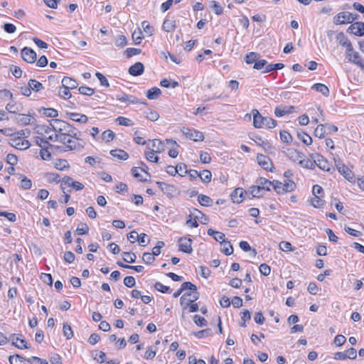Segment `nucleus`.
I'll return each mask as SVG.
<instances>
[{
    "label": "nucleus",
    "instance_id": "f257e3e1",
    "mask_svg": "<svg viewBox=\"0 0 364 364\" xmlns=\"http://www.w3.org/2000/svg\"><path fill=\"white\" fill-rule=\"evenodd\" d=\"M48 122L52 130L57 132L55 134V140L64 141L65 137L79 139L80 132L72 124L58 119H50Z\"/></svg>",
    "mask_w": 364,
    "mask_h": 364
},
{
    "label": "nucleus",
    "instance_id": "f03ea898",
    "mask_svg": "<svg viewBox=\"0 0 364 364\" xmlns=\"http://www.w3.org/2000/svg\"><path fill=\"white\" fill-rule=\"evenodd\" d=\"M253 115V126L257 129H260L265 127L267 129H272L275 127L277 122L275 119L269 117H263L260 114L257 109H252Z\"/></svg>",
    "mask_w": 364,
    "mask_h": 364
},
{
    "label": "nucleus",
    "instance_id": "7ed1b4c3",
    "mask_svg": "<svg viewBox=\"0 0 364 364\" xmlns=\"http://www.w3.org/2000/svg\"><path fill=\"white\" fill-rule=\"evenodd\" d=\"M272 187L277 193L284 194L294 191L296 188V184L291 179L284 180V183L274 180Z\"/></svg>",
    "mask_w": 364,
    "mask_h": 364
},
{
    "label": "nucleus",
    "instance_id": "20e7f679",
    "mask_svg": "<svg viewBox=\"0 0 364 364\" xmlns=\"http://www.w3.org/2000/svg\"><path fill=\"white\" fill-rule=\"evenodd\" d=\"M81 133L79 134V139H75L71 137H65L64 141H59L60 143L65 145L64 151L80 150L84 148L82 140L80 138Z\"/></svg>",
    "mask_w": 364,
    "mask_h": 364
},
{
    "label": "nucleus",
    "instance_id": "39448f33",
    "mask_svg": "<svg viewBox=\"0 0 364 364\" xmlns=\"http://www.w3.org/2000/svg\"><path fill=\"white\" fill-rule=\"evenodd\" d=\"M310 158L312 160H314L316 162V166H317L319 168L325 171H331V165L328 161L326 159H325L322 155L318 153H314L310 154Z\"/></svg>",
    "mask_w": 364,
    "mask_h": 364
},
{
    "label": "nucleus",
    "instance_id": "423d86ee",
    "mask_svg": "<svg viewBox=\"0 0 364 364\" xmlns=\"http://www.w3.org/2000/svg\"><path fill=\"white\" fill-rule=\"evenodd\" d=\"M64 185H68L69 187H72L76 191L82 190L85 187L82 183L78 181H74L73 178L68 176H64L61 180L60 187L63 193H65Z\"/></svg>",
    "mask_w": 364,
    "mask_h": 364
},
{
    "label": "nucleus",
    "instance_id": "0eeeda50",
    "mask_svg": "<svg viewBox=\"0 0 364 364\" xmlns=\"http://www.w3.org/2000/svg\"><path fill=\"white\" fill-rule=\"evenodd\" d=\"M182 132L186 137L195 141H203L204 139L203 134L196 129L183 127L182 129Z\"/></svg>",
    "mask_w": 364,
    "mask_h": 364
},
{
    "label": "nucleus",
    "instance_id": "6e6552de",
    "mask_svg": "<svg viewBox=\"0 0 364 364\" xmlns=\"http://www.w3.org/2000/svg\"><path fill=\"white\" fill-rule=\"evenodd\" d=\"M178 249L180 251L187 253V254H191L193 252V248L191 246V245H192L191 239L187 238L186 237H182L178 240Z\"/></svg>",
    "mask_w": 364,
    "mask_h": 364
},
{
    "label": "nucleus",
    "instance_id": "1a4fd4ad",
    "mask_svg": "<svg viewBox=\"0 0 364 364\" xmlns=\"http://www.w3.org/2000/svg\"><path fill=\"white\" fill-rule=\"evenodd\" d=\"M9 341H11L12 345L15 346L18 348H29V346H28L26 341L24 338H23V336L21 334L11 335Z\"/></svg>",
    "mask_w": 364,
    "mask_h": 364
},
{
    "label": "nucleus",
    "instance_id": "9d476101",
    "mask_svg": "<svg viewBox=\"0 0 364 364\" xmlns=\"http://www.w3.org/2000/svg\"><path fill=\"white\" fill-rule=\"evenodd\" d=\"M21 58L28 63H33L36 60V53L31 48L24 47L21 50Z\"/></svg>",
    "mask_w": 364,
    "mask_h": 364
},
{
    "label": "nucleus",
    "instance_id": "9b49d317",
    "mask_svg": "<svg viewBox=\"0 0 364 364\" xmlns=\"http://www.w3.org/2000/svg\"><path fill=\"white\" fill-rule=\"evenodd\" d=\"M15 120L19 125L26 126L28 124H36V119L32 117L30 114H18Z\"/></svg>",
    "mask_w": 364,
    "mask_h": 364
},
{
    "label": "nucleus",
    "instance_id": "f8f14e48",
    "mask_svg": "<svg viewBox=\"0 0 364 364\" xmlns=\"http://www.w3.org/2000/svg\"><path fill=\"white\" fill-rule=\"evenodd\" d=\"M259 165L266 171H272L273 164L271 159L263 154H258L257 156Z\"/></svg>",
    "mask_w": 364,
    "mask_h": 364
},
{
    "label": "nucleus",
    "instance_id": "ddd939ff",
    "mask_svg": "<svg viewBox=\"0 0 364 364\" xmlns=\"http://www.w3.org/2000/svg\"><path fill=\"white\" fill-rule=\"evenodd\" d=\"M156 185L164 194H166L170 197H173L176 191V188L173 185H170L165 182L157 181Z\"/></svg>",
    "mask_w": 364,
    "mask_h": 364
},
{
    "label": "nucleus",
    "instance_id": "4468645a",
    "mask_svg": "<svg viewBox=\"0 0 364 364\" xmlns=\"http://www.w3.org/2000/svg\"><path fill=\"white\" fill-rule=\"evenodd\" d=\"M247 194V191L242 188H235L231 193V199L233 203H240L245 199V195Z\"/></svg>",
    "mask_w": 364,
    "mask_h": 364
},
{
    "label": "nucleus",
    "instance_id": "2eb2a0df",
    "mask_svg": "<svg viewBox=\"0 0 364 364\" xmlns=\"http://www.w3.org/2000/svg\"><path fill=\"white\" fill-rule=\"evenodd\" d=\"M116 99L122 102H128L130 104H137V103L144 104V105L146 104V102H140V100L137 97H136L133 95H127L125 93L117 95Z\"/></svg>",
    "mask_w": 364,
    "mask_h": 364
},
{
    "label": "nucleus",
    "instance_id": "dca6fc26",
    "mask_svg": "<svg viewBox=\"0 0 364 364\" xmlns=\"http://www.w3.org/2000/svg\"><path fill=\"white\" fill-rule=\"evenodd\" d=\"M347 58L348 61L355 64L356 65L360 67L362 70L364 71V61L363 60L359 53L353 52V54L348 53Z\"/></svg>",
    "mask_w": 364,
    "mask_h": 364
},
{
    "label": "nucleus",
    "instance_id": "f3484780",
    "mask_svg": "<svg viewBox=\"0 0 364 364\" xmlns=\"http://www.w3.org/2000/svg\"><path fill=\"white\" fill-rule=\"evenodd\" d=\"M144 71V66L143 63L140 62L135 63L134 65H131L129 68V74L132 76H139Z\"/></svg>",
    "mask_w": 364,
    "mask_h": 364
},
{
    "label": "nucleus",
    "instance_id": "a211bd4d",
    "mask_svg": "<svg viewBox=\"0 0 364 364\" xmlns=\"http://www.w3.org/2000/svg\"><path fill=\"white\" fill-rule=\"evenodd\" d=\"M193 299H188V298H185L184 296H181L180 298V304L183 308V310L186 309L189 307L190 304L197 301L200 297L199 292H194V294H191Z\"/></svg>",
    "mask_w": 364,
    "mask_h": 364
},
{
    "label": "nucleus",
    "instance_id": "6ab92c4d",
    "mask_svg": "<svg viewBox=\"0 0 364 364\" xmlns=\"http://www.w3.org/2000/svg\"><path fill=\"white\" fill-rule=\"evenodd\" d=\"M350 12L348 11H342L338 13L334 17V23L336 24H346L350 23Z\"/></svg>",
    "mask_w": 364,
    "mask_h": 364
},
{
    "label": "nucleus",
    "instance_id": "aec40b11",
    "mask_svg": "<svg viewBox=\"0 0 364 364\" xmlns=\"http://www.w3.org/2000/svg\"><path fill=\"white\" fill-rule=\"evenodd\" d=\"M294 109V106H277L274 109V114L278 117H281L286 114L291 113Z\"/></svg>",
    "mask_w": 364,
    "mask_h": 364
},
{
    "label": "nucleus",
    "instance_id": "412c9836",
    "mask_svg": "<svg viewBox=\"0 0 364 364\" xmlns=\"http://www.w3.org/2000/svg\"><path fill=\"white\" fill-rule=\"evenodd\" d=\"M338 172L349 182L355 181V176L352 171L346 166L339 167Z\"/></svg>",
    "mask_w": 364,
    "mask_h": 364
},
{
    "label": "nucleus",
    "instance_id": "4be33fe9",
    "mask_svg": "<svg viewBox=\"0 0 364 364\" xmlns=\"http://www.w3.org/2000/svg\"><path fill=\"white\" fill-rule=\"evenodd\" d=\"M287 156L293 161H299L304 157V154L295 149H288Z\"/></svg>",
    "mask_w": 364,
    "mask_h": 364
},
{
    "label": "nucleus",
    "instance_id": "5701e85b",
    "mask_svg": "<svg viewBox=\"0 0 364 364\" xmlns=\"http://www.w3.org/2000/svg\"><path fill=\"white\" fill-rule=\"evenodd\" d=\"M162 28L168 33L173 31L176 28V21L173 18H166L162 24Z\"/></svg>",
    "mask_w": 364,
    "mask_h": 364
},
{
    "label": "nucleus",
    "instance_id": "b1692460",
    "mask_svg": "<svg viewBox=\"0 0 364 364\" xmlns=\"http://www.w3.org/2000/svg\"><path fill=\"white\" fill-rule=\"evenodd\" d=\"M62 85L70 90L76 88L78 83L71 77H64L62 80Z\"/></svg>",
    "mask_w": 364,
    "mask_h": 364
},
{
    "label": "nucleus",
    "instance_id": "393cba45",
    "mask_svg": "<svg viewBox=\"0 0 364 364\" xmlns=\"http://www.w3.org/2000/svg\"><path fill=\"white\" fill-rule=\"evenodd\" d=\"M296 134L298 138L306 145H310L312 144V139L311 137L306 134V132H303L301 129L297 130Z\"/></svg>",
    "mask_w": 364,
    "mask_h": 364
},
{
    "label": "nucleus",
    "instance_id": "a878e982",
    "mask_svg": "<svg viewBox=\"0 0 364 364\" xmlns=\"http://www.w3.org/2000/svg\"><path fill=\"white\" fill-rule=\"evenodd\" d=\"M110 154L119 160L125 161L129 159V154L124 150L114 149L110 151Z\"/></svg>",
    "mask_w": 364,
    "mask_h": 364
},
{
    "label": "nucleus",
    "instance_id": "bb28decb",
    "mask_svg": "<svg viewBox=\"0 0 364 364\" xmlns=\"http://www.w3.org/2000/svg\"><path fill=\"white\" fill-rule=\"evenodd\" d=\"M311 89L316 90V92H321L325 97H328L329 95V89L326 85L323 84L316 83L313 85Z\"/></svg>",
    "mask_w": 364,
    "mask_h": 364
},
{
    "label": "nucleus",
    "instance_id": "cd10ccee",
    "mask_svg": "<svg viewBox=\"0 0 364 364\" xmlns=\"http://www.w3.org/2000/svg\"><path fill=\"white\" fill-rule=\"evenodd\" d=\"M265 191L259 185L250 187V193L253 198H259L264 195Z\"/></svg>",
    "mask_w": 364,
    "mask_h": 364
},
{
    "label": "nucleus",
    "instance_id": "c85d7f7f",
    "mask_svg": "<svg viewBox=\"0 0 364 364\" xmlns=\"http://www.w3.org/2000/svg\"><path fill=\"white\" fill-rule=\"evenodd\" d=\"M161 94V90L157 87H154L147 90L146 96L149 100H155Z\"/></svg>",
    "mask_w": 364,
    "mask_h": 364
},
{
    "label": "nucleus",
    "instance_id": "c756f323",
    "mask_svg": "<svg viewBox=\"0 0 364 364\" xmlns=\"http://www.w3.org/2000/svg\"><path fill=\"white\" fill-rule=\"evenodd\" d=\"M316 162L311 159H301L299 161V164L304 168L314 170L316 167Z\"/></svg>",
    "mask_w": 364,
    "mask_h": 364
},
{
    "label": "nucleus",
    "instance_id": "7c9ffc66",
    "mask_svg": "<svg viewBox=\"0 0 364 364\" xmlns=\"http://www.w3.org/2000/svg\"><path fill=\"white\" fill-rule=\"evenodd\" d=\"M198 201L201 205L205 207H210L213 203V199L210 197L203 194L198 195Z\"/></svg>",
    "mask_w": 364,
    "mask_h": 364
},
{
    "label": "nucleus",
    "instance_id": "2f4dec72",
    "mask_svg": "<svg viewBox=\"0 0 364 364\" xmlns=\"http://www.w3.org/2000/svg\"><path fill=\"white\" fill-rule=\"evenodd\" d=\"M208 234L210 236H213L214 239L217 242H220V244L222 243V242L225 241V234L223 232L209 228L208 230Z\"/></svg>",
    "mask_w": 364,
    "mask_h": 364
},
{
    "label": "nucleus",
    "instance_id": "473e14b6",
    "mask_svg": "<svg viewBox=\"0 0 364 364\" xmlns=\"http://www.w3.org/2000/svg\"><path fill=\"white\" fill-rule=\"evenodd\" d=\"M9 360L11 364H28L27 358H25L18 354L10 355Z\"/></svg>",
    "mask_w": 364,
    "mask_h": 364
},
{
    "label": "nucleus",
    "instance_id": "72a5a7b5",
    "mask_svg": "<svg viewBox=\"0 0 364 364\" xmlns=\"http://www.w3.org/2000/svg\"><path fill=\"white\" fill-rule=\"evenodd\" d=\"M70 118L75 122L80 123H86L88 117L85 114L73 112L70 114Z\"/></svg>",
    "mask_w": 364,
    "mask_h": 364
},
{
    "label": "nucleus",
    "instance_id": "f704fd0d",
    "mask_svg": "<svg viewBox=\"0 0 364 364\" xmlns=\"http://www.w3.org/2000/svg\"><path fill=\"white\" fill-rule=\"evenodd\" d=\"M257 183L262 187L263 190L270 191L271 186H272L273 181H271L265 178H260L257 181Z\"/></svg>",
    "mask_w": 364,
    "mask_h": 364
},
{
    "label": "nucleus",
    "instance_id": "c9c22d12",
    "mask_svg": "<svg viewBox=\"0 0 364 364\" xmlns=\"http://www.w3.org/2000/svg\"><path fill=\"white\" fill-rule=\"evenodd\" d=\"M221 246L223 247L221 251L225 255L229 256L232 254L233 247L229 241L225 240V241L222 242Z\"/></svg>",
    "mask_w": 364,
    "mask_h": 364
},
{
    "label": "nucleus",
    "instance_id": "e433bc0d",
    "mask_svg": "<svg viewBox=\"0 0 364 364\" xmlns=\"http://www.w3.org/2000/svg\"><path fill=\"white\" fill-rule=\"evenodd\" d=\"M164 150V146L162 141L155 139L152 140V151L156 153H161Z\"/></svg>",
    "mask_w": 364,
    "mask_h": 364
},
{
    "label": "nucleus",
    "instance_id": "4c0bfd02",
    "mask_svg": "<svg viewBox=\"0 0 364 364\" xmlns=\"http://www.w3.org/2000/svg\"><path fill=\"white\" fill-rule=\"evenodd\" d=\"M259 58V54L256 52H250L247 53L245 58V61L247 64L255 63L257 60Z\"/></svg>",
    "mask_w": 364,
    "mask_h": 364
},
{
    "label": "nucleus",
    "instance_id": "58836bf2",
    "mask_svg": "<svg viewBox=\"0 0 364 364\" xmlns=\"http://www.w3.org/2000/svg\"><path fill=\"white\" fill-rule=\"evenodd\" d=\"M160 85L164 87H166V88H169V87L176 88V87H178L179 85V83L177 81L171 80L164 78L161 80Z\"/></svg>",
    "mask_w": 364,
    "mask_h": 364
},
{
    "label": "nucleus",
    "instance_id": "ea45409f",
    "mask_svg": "<svg viewBox=\"0 0 364 364\" xmlns=\"http://www.w3.org/2000/svg\"><path fill=\"white\" fill-rule=\"evenodd\" d=\"M28 85L31 88V90H33L35 92H38L43 89V84L33 79H31L28 81Z\"/></svg>",
    "mask_w": 364,
    "mask_h": 364
},
{
    "label": "nucleus",
    "instance_id": "a19ab883",
    "mask_svg": "<svg viewBox=\"0 0 364 364\" xmlns=\"http://www.w3.org/2000/svg\"><path fill=\"white\" fill-rule=\"evenodd\" d=\"M193 334L198 338L211 336L213 331L210 328L203 329L197 332H193Z\"/></svg>",
    "mask_w": 364,
    "mask_h": 364
},
{
    "label": "nucleus",
    "instance_id": "79ce46f5",
    "mask_svg": "<svg viewBox=\"0 0 364 364\" xmlns=\"http://www.w3.org/2000/svg\"><path fill=\"white\" fill-rule=\"evenodd\" d=\"M199 177L204 183H208L211 181L212 174L208 170H203L199 173Z\"/></svg>",
    "mask_w": 364,
    "mask_h": 364
},
{
    "label": "nucleus",
    "instance_id": "37998d69",
    "mask_svg": "<svg viewBox=\"0 0 364 364\" xmlns=\"http://www.w3.org/2000/svg\"><path fill=\"white\" fill-rule=\"evenodd\" d=\"M122 256L123 260L128 263H134L136 258V255L133 252H124Z\"/></svg>",
    "mask_w": 364,
    "mask_h": 364
},
{
    "label": "nucleus",
    "instance_id": "c03bdc74",
    "mask_svg": "<svg viewBox=\"0 0 364 364\" xmlns=\"http://www.w3.org/2000/svg\"><path fill=\"white\" fill-rule=\"evenodd\" d=\"M355 33L354 35L357 36H364V23L363 22H355Z\"/></svg>",
    "mask_w": 364,
    "mask_h": 364
},
{
    "label": "nucleus",
    "instance_id": "a18cd8bd",
    "mask_svg": "<svg viewBox=\"0 0 364 364\" xmlns=\"http://www.w3.org/2000/svg\"><path fill=\"white\" fill-rule=\"evenodd\" d=\"M35 125L36 132L38 134H43L44 133L48 134L52 130V127H50L46 125H37L36 124Z\"/></svg>",
    "mask_w": 364,
    "mask_h": 364
},
{
    "label": "nucleus",
    "instance_id": "49530a36",
    "mask_svg": "<svg viewBox=\"0 0 364 364\" xmlns=\"http://www.w3.org/2000/svg\"><path fill=\"white\" fill-rule=\"evenodd\" d=\"M181 290L185 291L189 289L192 291V294L194 292H198L197 290V287L190 282H185L181 286Z\"/></svg>",
    "mask_w": 364,
    "mask_h": 364
},
{
    "label": "nucleus",
    "instance_id": "de8ad7c7",
    "mask_svg": "<svg viewBox=\"0 0 364 364\" xmlns=\"http://www.w3.org/2000/svg\"><path fill=\"white\" fill-rule=\"evenodd\" d=\"M63 335L67 339H70L73 336V331L71 326L67 323L63 324Z\"/></svg>",
    "mask_w": 364,
    "mask_h": 364
},
{
    "label": "nucleus",
    "instance_id": "09e8293b",
    "mask_svg": "<svg viewBox=\"0 0 364 364\" xmlns=\"http://www.w3.org/2000/svg\"><path fill=\"white\" fill-rule=\"evenodd\" d=\"M325 201L322 200L319 196H314L311 200V204L316 208H322L324 205Z\"/></svg>",
    "mask_w": 364,
    "mask_h": 364
},
{
    "label": "nucleus",
    "instance_id": "8fccbe9b",
    "mask_svg": "<svg viewBox=\"0 0 364 364\" xmlns=\"http://www.w3.org/2000/svg\"><path fill=\"white\" fill-rule=\"evenodd\" d=\"M146 117L149 119L150 121L155 122L159 119V114L153 109H149L147 112H145Z\"/></svg>",
    "mask_w": 364,
    "mask_h": 364
},
{
    "label": "nucleus",
    "instance_id": "3c124183",
    "mask_svg": "<svg viewBox=\"0 0 364 364\" xmlns=\"http://www.w3.org/2000/svg\"><path fill=\"white\" fill-rule=\"evenodd\" d=\"M326 134L325 125L318 124L314 131V135L320 139L323 138Z\"/></svg>",
    "mask_w": 364,
    "mask_h": 364
},
{
    "label": "nucleus",
    "instance_id": "603ef678",
    "mask_svg": "<svg viewBox=\"0 0 364 364\" xmlns=\"http://www.w3.org/2000/svg\"><path fill=\"white\" fill-rule=\"evenodd\" d=\"M58 95L60 97H61L63 99H69L72 96L71 93L70 92V89H68L63 85L61 87H60Z\"/></svg>",
    "mask_w": 364,
    "mask_h": 364
},
{
    "label": "nucleus",
    "instance_id": "864d4df0",
    "mask_svg": "<svg viewBox=\"0 0 364 364\" xmlns=\"http://www.w3.org/2000/svg\"><path fill=\"white\" fill-rule=\"evenodd\" d=\"M114 136L115 134L112 130L109 129L103 132L102 134V139L106 141L107 142L112 141Z\"/></svg>",
    "mask_w": 364,
    "mask_h": 364
},
{
    "label": "nucleus",
    "instance_id": "5fc2aeb1",
    "mask_svg": "<svg viewBox=\"0 0 364 364\" xmlns=\"http://www.w3.org/2000/svg\"><path fill=\"white\" fill-rule=\"evenodd\" d=\"M154 287L157 291L164 294L170 293L171 291L169 287L165 286L159 282L155 283Z\"/></svg>",
    "mask_w": 364,
    "mask_h": 364
},
{
    "label": "nucleus",
    "instance_id": "6e6d98bb",
    "mask_svg": "<svg viewBox=\"0 0 364 364\" xmlns=\"http://www.w3.org/2000/svg\"><path fill=\"white\" fill-rule=\"evenodd\" d=\"M21 177H22L21 181V188L24 190L30 189L32 186V181L27 177L23 176V175H21Z\"/></svg>",
    "mask_w": 364,
    "mask_h": 364
},
{
    "label": "nucleus",
    "instance_id": "4d7b16f0",
    "mask_svg": "<svg viewBox=\"0 0 364 364\" xmlns=\"http://www.w3.org/2000/svg\"><path fill=\"white\" fill-rule=\"evenodd\" d=\"M176 167L177 168V173L181 176H184L188 173L187 165L183 163L178 164Z\"/></svg>",
    "mask_w": 364,
    "mask_h": 364
},
{
    "label": "nucleus",
    "instance_id": "13d9d810",
    "mask_svg": "<svg viewBox=\"0 0 364 364\" xmlns=\"http://www.w3.org/2000/svg\"><path fill=\"white\" fill-rule=\"evenodd\" d=\"M6 109L9 112L14 113V114H16L21 110L19 109V107L16 105V103L14 101L11 102L6 105Z\"/></svg>",
    "mask_w": 364,
    "mask_h": 364
},
{
    "label": "nucleus",
    "instance_id": "bf43d9fd",
    "mask_svg": "<svg viewBox=\"0 0 364 364\" xmlns=\"http://www.w3.org/2000/svg\"><path fill=\"white\" fill-rule=\"evenodd\" d=\"M28 364H33L34 363L36 364H48V361L45 359H41L36 356H31L29 358H27Z\"/></svg>",
    "mask_w": 364,
    "mask_h": 364
},
{
    "label": "nucleus",
    "instance_id": "052dcab7",
    "mask_svg": "<svg viewBox=\"0 0 364 364\" xmlns=\"http://www.w3.org/2000/svg\"><path fill=\"white\" fill-rule=\"evenodd\" d=\"M115 45L117 47H123L127 44V40L125 36L119 35L114 41Z\"/></svg>",
    "mask_w": 364,
    "mask_h": 364
},
{
    "label": "nucleus",
    "instance_id": "680f3d73",
    "mask_svg": "<svg viewBox=\"0 0 364 364\" xmlns=\"http://www.w3.org/2000/svg\"><path fill=\"white\" fill-rule=\"evenodd\" d=\"M194 323L200 327L205 326L208 324V321L200 316L196 314L193 316Z\"/></svg>",
    "mask_w": 364,
    "mask_h": 364
},
{
    "label": "nucleus",
    "instance_id": "e2e57ef3",
    "mask_svg": "<svg viewBox=\"0 0 364 364\" xmlns=\"http://www.w3.org/2000/svg\"><path fill=\"white\" fill-rule=\"evenodd\" d=\"M336 40L338 41V43L343 47H345L346 45L350 41L343 32H340L337 34Z\"/></svg>",
    "mask_w": 364,
    "mask_h": 364
},
{
    "label": "nucleus",
    "instance_id": "0e129e2a",
    "mask_svg": "<svg viewBox=\"0 0 364 364\" xmlns=\"http://www.w3.org/2000/svg\"><path fill=\"white\" fill-rule=\"evenodd\" d=\"M143 38L142 32L141 30L134 31L132 33V39L136 45L141 43Z\"/></svg>",
    "mask_w": 364,
    "mask_h": 364
},
{
    "label": "nucleus",
    "instance_id": "69168bd1",
    "mask_svg": "<svg viewBox=\"0 0 364 364\" xmlns=\"http://www.w3.org/2000/svg\"><path fill=\"white\" fill-rule=\"evenodd\" d=\"M79 92L81 95L91 96L95 93L94 89L87 87V86H81L78 89Z\"/></svg>",
    "mask_w": 364,
    "mask_h": 364
},
{
    "label": "nucleus",
    "instance_id": "338daca9",
    "mask_svg": "<svg viewBox=\"0 0 364 364\" xmlns=\"http://www.w3.org/2000/svg\"><path fill=\"white\" fill-rule=\"evenodd\" d=\"M137 241L141 246H146L149 243L150 239L146 234L141 233L139 235Z\"/></svg>",
    "mask_w": 364,
    "mask_h": 364
},
{
    "label": "nucleus",
    "instance_id": "774afa93",
    "mask_svg": "<svg viewBox=\"0 0 364 364\" xmlns=\"http://www.w3.org/2000/svg\"><path fill=\"white\" fill-rule=\"evenodd\" d=\"M55 168L59 170H65L69 168V164L65 159H59L55 163Z\"/></svg>",
    "mask_w": 364,
    "mask_h": 364
}]
</instances>
